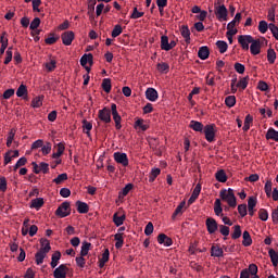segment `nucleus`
I'll return each mask as SVG.
<instances>
[{"mask_svg":"<svg viewBox=\"0 0 278 278\" xmlns=\"http://www.w3.org/2000/svg\"><path fill=\"white\" fill-rule=\"evenodd\" d=\"M219 197L222 201H226V203H228L229 207H236V205H238V202L236 200V193L231 188H229L228 190L222 189L219 192Z\"/></svg>","mask_w":278,"mask_h":278,"instance_id":"1","label":"nucleus"},{"mask_svg":"<svg viewBox=\"0 0 278 278\" xmlns=\"http://www.w3.org/2000/svg\"><path fill=\"white\" fill-rule=\"evenodd\" d=\"M204 136H205V140H207L208 142H214V140H216V125L215 124H208L206 126H204V130H202Z\"/></svg>","mask_w":278,"mask_h":278,"instance_id":"2","label":"nucleus"},{"mask_svg":"<svg viewBox=\"0 0 278 278\" xmlns=\"http://www.w3.org/2000/svg\"><path fill=\"white\" fill-rule=\"evenodd\" d=\"M55 215L59 218H66V216H71V203L63 202L55 211Z\"/></svg>","mask_w":278,"mask_h":278,"instance_id":"3","label":"nucleus"},{"mask_svg":"<svg viewBox=\"0 0 278 278\" xmlns=\"http://www.w3.org/2000/svg\"><path fill=\"white\" fill-rule=\"evenodd\" d=\"M228 14L229 12L227 11V7H225V4H215V15L218 21H227Z\"/></svg>","mask_w":278,"mask_h":278,"instance_id":"4","label":"nucleus"},{"mask_svg":"<svg viewBox=\"0 0 278 278\" xmlns=\"http://www.w3.org/2000/svg\"><path fill=\"white\" fill-rule=\"evenodd\" d=\"M238 42L241 45V49L243 51H249V45L253 42V36L251 35H240L238 37Z\"/></svg>","mask_w":278,"mask_h":278,"instance_id":"5","label":"nucleus"},{"mask_svg":"<svg viewBox=\"0 0 278 278\" xmlns=\"http://www.w3.org/2000/svg\"><path fill=\"white\" fill-rule=\"evenodd\" d=\"M98 118H100L102 123H112V111H110L108 106L103 108L102 110H99Z\"/></svg>","mask_w":278,"mask_h":278,"instance_id":"6","label":"nucleus"},{"mask_svg":"<svg viewBox=\"0 0 278 278\" xmlns=\"http://www.w3.org/2000/svg\"><path fill=\"white\" fill-rule=\"evenodd\" d=\"M61 39L65 47H71V45H73V40H75V33L73 30L64 31L61 35Z\"/></svg>","mask_w":278,"mask_h":278,"instance_id":"7","label":"nucleus"},{"mask_svg":"<svg viewBox=\"0 0 278 278\" xmlns=\"http://www.w3.org/2000/svg\"><path fill=\"white\" fill-rule=\"evenodd\" d=\"M68 274V265L61 264L59 267H56L53 271L54 278H66V275Z\"/></svg>","mask_w":278,"mask_h":278,"instance_id":"8","label":"nucleus"},{"mask_svg":"<svg viewBox=\"0 0 278 278\" xmlns=\"http://www.w3.org/2000/svg\"><path fill=\"white\" fill-rule=\"evenodd\" d=\"M113 157L117 164H122V166H129V159L126 153L115 152Z\"/></svg>","mask_w":278,"mask_h":278,"instance_id":"9","label":"nucleus"},{"mask_svg":"<svg viewBox=\"0 0 278 278\" xmlns=\"http://www.w3.org/2000/svg\"><path fill=\"white\" fill-rule=\"evenodd\" d=\"M205 225H206V229L208 231V233H216V231H218V223L216 222V219L212 218V217H208L206 218V222H205Z\"/></svg>","mask_w":278,"mask_h":278,"instance_id":"10","label":"nucleus"},{"mask_svg":"<svg viewBox=\"0 0 278 278\" xmlns=\"http://www.w3.org/2000/svg\"><path fill=\"white\" fill-rule=\"evenodd\" d=\"M47 253H49V248L43 249L42 251H38L35 254V262L37 266H40L45 263V257H47Z\"/></svg>","mask_w":278,"mask_h":278,"instance_id":"11","label":"nucleus"},{"mask_svg":"<svg viewBox=\"0 0 278 278\" xmlns=\"http://www.w3.org/2000/svg\"><path fill=\"white\" fill-rule=\"evenodd\" d=\"M262 50V43L260 42V39H252L251 46H250V52L252 55H260Z\"/></svg>","mask_w":278,"mask_h":278,"instance_id":"12","label":"nucleus"},{"mask_svg":"<svg viewBox=\"0 0 278 278\" xmlns=\"http://www.w3.org/2000/svg\"><path fill=\"white\" fill-rule=\"evenodd\" d=\"M159 244H164V247H173V239L165 233H160L157 237Z\"/></svg>","mask_w":278,"mask_h":278,"instance_id":"13","label":"nucleus"},{"mask_svg":"<svg viewBox=\"0 0 278 278\" xmlns=\"http://www.w3.org/2000/svg\"><path fill=\"white\" fill-rule=\"evenodd\" d=\"M76 207L78 214H88V212H90V206H88V203L86 202L77 201Z\"/></svg>","mask_w":278,"mask_h":278,"instance_id":"14","label":"nucleus"},{"mask_svg":"<svg viewBox=\"0 0 278 278\" xmlns=\"http://www.w3.org/2000/svg\"><path fill=\"white\" fill-rule=\"evenodd\" d=\"M60 260H62V253L60 251H55L51 257V268H56L58 264H60Z\"/></svg>","mask_w":278,"mask_h":278,"instance_id":"15","label":"nucleus"},{"mask_svg":"<svg viewBox=\"0 0 278 278\" xmlns=\"http://www.w3.org/2000/svg\"><path fill=\"white\" fill-rule=\"evenodd\" d=\"M265 138L266 140H274V142H278V131L270 127L268 128Z\"/></svg>","mask_w":278,"mask_h":278,"instance_id":"16","label":"nucleus"},{"mask_svg":"<svg viewBox=\"0 0 278 278\" xmlns=\"http://www.w3.org/2000/svg\"><path fill=\"white\" fill-rule=\"evenodd\" d=\"M157 90L153 89V88H148L146 90V98L148 99V101H157Z\"/></svg>","mask_w":278,"mask_h":278,"instance_id":"17","label":"nucleus"},{"mask_svg":"<svg viewBox=\"0 0 278 278\" xmlns=\"http://www.w3.org/2000/svg\"><path fill=\"white\" fill-rule=\"evenodd\" d=\"M190 129H193V131H199L202 134V131L205 129V126H203V123L198 121H191L189 124Z\"/></svg>","mask_w":278,"mask_h":278,"instance_id":"18","label":"nucleus"},{"mask_svg":"<svg viewBox=\"0 0 278 278\" xmlns=\"http://www.w3.org/2000/svg\"><path fill=\"white\" fill-rule=\"evenodd\" d=\"M42 205H45V199L42 198L33 199L30 202V208L37 210V212L42 207Z\"/></svg>","mask_w":278,"mask_h":278,"instance_id":"19","label":"nucleus"},{"mask_svg":"<svg viewBox=\"0 0 278 278\" xmlns=\"http://www.w3.org/2000/svg\"><path fill=\"white\" fill-rule=\"evenodd\" d=\"M198 56L200 60H207V58H210V48L202 46L198 51Z\"/></svg>","mask_w":278,"mask_h":278,"instance_id":"20","label":"nucleus"},{"mask_svg":"<svg viewBox=\"0 0 278 278\" xmlns=\"http://www.w3.org/2000/svg\"><path fill=\"white\" fill-rule=\"evenodd\" d=\"M180 34L182 38H185V42H187V45H190V28H188L187 25H182L180 28Z\"/></svg>","mask_w":278,"mask_h":278,"instance_id":"21","label":"nucleus"},{"mask_svg":"<svg viewBox=\"0 0 278 278\" xmlns=\"http://www.w3.org/2000/svg\"><path fill=\"white\" fill-rule=\"evenodd\" d=\"M215 179L219 181V184H226L227 182V173H225V169H219L215 173Z\"/></svg>","mask_w":278,"mask_h":278,"instance_id":"22","label":"nucleus"},{"mask_svg":"<svg viewBox=\"0 0 278 278\" xmlns=\"http://www.w3.org/2000/svg\"><path fill=\"white\" fill-rule=\"evenodd\" d=\"M106 262H110V250L109 249L104 250L102 257L99 261V268H103L105 266Z\"/></svg>","mask_w":278,"mask_h":278,"instance_id":"23","label":"nucleus"},{"mask_svg":"<svg viewBox=\"0 0 278 278\" xmlns=\"http://www.w3.org/2000/svg\"><path fill=\"white\" fill-rule=\"evenodd\" d=\"M240 21H242V13H237L235 15V18L230 23H228L227 29H233V27H236V25H238Z\"/></svg>","mask_w":278,"mask_h":278,"instance_id":"24","label":"nucleus"},{"mask_svg":"<svg viewBox=\"0 0 278 278\" xmlns=\"http://www.w3.org/2000/svg\"><path fill=\"white\" fill-rule=\"evenodd\" d=\"M211 255L212 257H223L224 255L223 248H218V245H213L211 248Z\"/></svg>","mask_w":278,"mask_h":278,"instance_id":"25","label":"nucleus"},{"mask_svg":"<svg viewBox=\"0 0 278 278\" xmlns=\"http://www.w3.org/2000/svg\"><path fill=\"white\" fill-rule=\"evenodd\" d=\"M243 247H251L253 244V239L251 238V233L249 231H243Z\"/></svg>","mask_w":278,"mask_h":278,"instance_id":"26","label":"nucleus"},{"mask_svg":"<svg viewBox=\"0 0 278 278\" xmlns=\"http://www.w3.org/2000/svg\"><path fill=\"white\" fill-rule=\"evenodd\" d=\"M233 231L231 233V238L232 240H238V238H241L242 236V228L240 227V225H235L232 227Z\"/></svg>","mask_w":278,"mask_h":278,"instance_id":"27","label":"nucleus"},{"mask_svg":"<svg viewBox=\"0 0 278 278\" xmlns=\"http://www.w3.org/2000/svg\"><path fill=\"white\" fill-rule=\"evenodd\" d=\"M125 215L118 216V213H114L113 215V223L116 225V227H121L125 223Z\"/></svg>","mask_w":278,"mask_h":278,"instance_id":"28","label":"nucleus"},{"mask_svg":"<svg viewBox=\"0 0 278 278\" xmlns=\"http://www.w3.org/2000/svg\"><path fill=\"white\" fill-rule=\"evenodd\" d=\"M102 88H103L104 92H106L108 94H109V92H112V79L104 78L102 80Z\"/></svg>","mask_w":278,"mask_h":278,"instance_id":"29","label":"nucleus"},{"mask_svg":"<svg viewBox=\"0 0 278 278\" xmlns=\"http://www.w3.org/2000/svg\"><path fill=\"white\" fill-rule=\"evenodd\" d=\"M277 60V52H275V49L270 48L267 50V61L269 64H275V61Z\"/></svg>","mask_w":278,"mask_h":278,"instance_id":"30","label":"nucleus"},{"mask_svg":"<svg viewBox=\"0 0 278 278\" xmlns=\"http://www.w3.org/2000/svg\"><path fill=\"white\" fill-rule=\"evenodd\" d=\"M27 93H28V91H27V86H25V85H20V87L17 88V90H16V97H24V99H27Z\"/></svg>","mask_w":278,"mask_h":278,"instance_id":"31","label":"nucleus"},{"mask_svg":"<svg viewBox=\"0 0 278 278\" xmlns=\"http://www.w3.org/2000/svg\"><path fill=\"white\" fill-rule=\"evenodd\" d=\"M268 255L271 260L273 266L277 267L278 266V253H277V251H275L274 249H270L268 251Z\"/></svg>","mask_w":278,"mask_h":278,"instance_id":"32","label":"nucleus"},{"mask_svg":"<svg viewBox=\"0 0 278 278\" xmlns=\"http://www.w3.org/2000/svg\"><path fill=\"white\" fill-rule=\"evenodd\" d=\"M68 179V174L63 173L60 174L56 178H54L52 181L53 184H56V186H60L61 184H64Z\"/></svg>","mask_w":278,"mask_h":278,"instance_id":"33","label":"nucleus"},{"mask_svg":"<svg viewBox=\"0 0 278 278\" xmlns=\"http://www.w3.org/2000/svg\"><path fill=\"white\" fill-rule=\"evenodd\" d=\"M141 128V131H147L149 129V124H144V119L139 118L135 122V129Z\"/></svg>","mask_w":278,"mask_h":278,"instance_id":"34","label":"nucleus"},{"mask_svg":"<svg viewBox=\"0 0 278 278\" xmlns=\"http://www.w3.org/2000/svg\"><path fill=\"white\" fill-rule=\"evenodd\" d=\"M160 173H162V169L160 168H152L150 175H149V181L150 184H153V181H155V179H157Z\"/></svg>","mask_w":278,"mask_h":278,"instance_id":"35","label":"nucleus"},{"mask_svg":"<svg viewBox=\"0 0 278 278\" xmlns=\"http://www.w3.org/2000/svg\"><path fill=\"white\" fill-rule=\"evenodd\" d=\"M64 149L65 148L63 143H58V151L52 154L53 160L62 157V155L64 154Z\"/></svg>","mask_w":278,"mask_h":278,"instance_id":"36","label":"nucleus"},{"mask_svg":"<svg viewBox=\"0 0 278 278\" xmlns=\"http://www.w3.org/2000/svg\"><path fill=\"white\" fill-rule=\"evenodd\" d=\"M214 212H215L216 216H222L223 217V206H222V203H220V199L215 200Z\"/></svg>","mask_w":278,"mask_h":278,"instance_id":"37","label":"nucleus"},{"mask_svg":"<svg viewBox=\"0 0 278 278\" xmlns=\"http://www.w3.org/2000/svg\"><path fill=\"white\" fill-rule=\"evenodd\" d=\"M112 116H113V121L115 123V128L117 130L122 129L123 128V125H121V121H123V118L121 117V115L117 113H112Z\"/></svg>","mask_w":278,"mask_h":278,"instance_id":"38","label":"nucleus"},{"mask_svg":"<svg viewBox=\"0 0 278 278\" xmlns=\"http://www.w3.org/2000/svg\"><path fill=\"white\" fill-rule=\"evenodd\" d=\"M90 247H92V243L90 242H84L80 250L81 257H86L88 255V252L90 251Z\"/></svg>","mask_w":278,"mask_h":278,"instance_id":"39","label":"nucleus"},{"mask_svg":"<svg viewBox=\"0 0 278 278\" xmlns=\"http://www.w3.org/2000/svg\"><path fill=\"white\" fill-rule=\"evenodd\" d=\"M216 47L219 50V53H227V49L229 48L226 41H223V40H218L216 42Z\"/></svg>","mask_w":278,"mask_h":278,"instance_id":"40","label":"nucleus"},{"mask_svg":"<svg viewBox=\"0 0 278 278\" xmlns=\"http://www.w3.org/2000/svg\"><path fill=\"white\" fill-rule=\"evenodd\" d=\"M186 206V202H181L175 210V212L172 215L173 220H175L177 218V216H179V214H182L184 212V207Z\"/></svg>","mask_w":278,"mask_h":278,"instance_id":"41","label":"nucleus"},{"mask_svg":"<svg viewBox=\"0 0 278 278\" xmlns=\"http://www.w3.org/2000/svg\"><path fill=\"white\" fill-rule=\"evenodd\" d=\"M251 123H253V116L251 114H248L244 119V125H243V131H249L251 129Z\"/></svg>","mask_w":278,"mask_h":278,"instance_id":"42","label":"nucleus"},{"mask_svg":"<svg viewBox=\"0 0 278 278\" xmlns=\"http://www.w3.org/2000/svg\"><path fill=\"white\" fill-rule=\"evenodd\" d=\"M168 45H169L168 36L163 35L161 37V49H162V51H168V49H169Z\"/></svg>","mask_w":278,"mask_h":278,"instance_id":"43","label":"nucleus"},{"mask_svg":"<svg viewBox=\"0 0 278 278\" xmlns=\"http://www.w3.org/2000/svg\"><path fill=\"white\" fill-rule=\"evenodd\" d=\"M121 34H123V26H121L119 24L115 25L111 36L112 38H118V36H121Z\"/></svg>","mask_w":278,"mask_h":278,"instance_id":"44","label":"nucleus"},{"mask_svg":"<svg viewBox=\"0 0 278 278\" xmlns=\"http://www.w3.org/2000/svg\"><path fill=\"white\" fill-rule=\"evenodd\" d=\"M247 86H249V76L241 78L237 84V88H241V90H247Z\"/></svg>","mask_w":278,"mask_h":278,"instance_id":"45","label":"nucleus"},{"mask_svg":"<svg viewBox=\"0 0 278 278\" xmlns=\"http://www.w3.org/2000/svg\"><path fill=\"white\" fill-rule=\"evenodd\" d=\"M83 128L87 136H90V131L92 130V123L84 119L83 121Z\"/></svg>","mask_w":278,"mask_h":278,"instance_id":"46","label":"nucleus"},{"mask_svg":"<svg viewBox=\"0 0 278 278\" xmlns=\"http://www.w3.org/2000/svg\"><path fill=\"white\" fill-rule=\"evenodd\" d=\"M91 60H93L92 53L84 54L80 58V65L86 66V64H88V62H90Z\"/></svg>","mask_w":278,"mask_h":278,"instance_id":"47","label":"nucleus"},{"mask_svg":"<svg viewBox=\"0 0 278 278\" xmlns=\"http://www.w3.org/2000/svg\"><path fill=\"white\" fill-rule=\"evenodd\" d=\"M268 23L266 21H261L258 23V31L261 34H266L268 31Z\"/></svg>","mask_w":278,"mask_h":278,"instance_id":"48","label":"nucleus"},{"mask_svg":"<svg viewBox=\"0 0 278 278\" xmlns=\"http://www.w3.org/2000/svg\"><path fill=\"white\" fill-rule=\"evenodd\" d=\"M40 27V17H35L29 26V29H31V31H36V29H38Z\"/></svg>","mask_w":278,"mask_h":278,"instance_id":"49","label":"nucleus"},{"mask_svg":"<svg viewBox=\"0 0 278 278\" xmlns=\"http://www.w3.org/2000/svg\"><path fill=\"white\" fill-rule=\"evenodd\" d=\"M40 245H41V248L39 251H45V249H47V248H48V253H49V251H51V243L49 242L48 239H40Z\"/></svg>","mask_w":278,"mask_h":278,"instance_id":"50","label":"nucleus"},{"mask_svg":"<svg viewBox=\"0 0 278 278\" xmlns=\"http://www.w3.org/2000/svg\"><path fill=\"white\" fill-rule=\"evenodd\" d=\"M225 103H226L227 108H233V105H236V96L226 97Z\"/></svg>","mask_w":278,"mask_h":278,"instance_id":"51","label":"nucleus"},{"mask_svg":"<svg viewBox=\"0 0 278 278\" xmlns=\"http://www.w3.org/2000/svg\"><path fill=\"white\" fill-rule=\"evenodd\" d=\"M256 205H257V198L250 197L248 200V210H255Z\"/></svg>","mask_w":278,"mask_h":278,"instance_id":"52","label":"nucleus"},{"mask_svg":"<svg viewBox=\"0 0 278 278\" xmlns=\"http://www.w3.org/2000/svg\"><path fill=\"white\" fill-rule=\"evenodd\" d=\"M157 71H160V73H168L170 66L168 65V63H159L156 65Z\"/></svg>","mask_w":278,"mask_h":278,"instance_id":"53","label":"nucleus"},{"mask_svg":"<svg viewBox=\"0 0 278 278\" xmlns=\"http://www.w3.org/2000/svg\"><path fill=\"white\" fill-rule=\"evenodd\" d=\"M142 16H144V12H139L138 11V7H135L134 10H132V13L130 15V18H142Z\"/></svg>","mask_w":278,"mask_h":278,"instance_id":"54","label":"nucleus"},{"mask_svg":"<svg viewBox=\"0 0 278 278\" xmlns=\"http://www.w3.org/2000/svg\"><path fill=\"white\" fill-rule=\"evenodd\" d=\"M14 136H16V132L14 131V129H11L7 138V147H12V142H14Z\"/></svg>","mask_w":278,"mask_h":278,"instance_id":"55","label":"nucleus"},{"mask_svg":"<svg viewBox=\"0 0 278 278\" xmlns=\"http://www.w3.org/2000/svg\"><path fill=\"white\" fill-rule=\"evenodd\" d=\"M258 218L263 222L268 220V211H266L265 208H261L258 211Z\"/></svg>","mask_w":278,"mask_h":278,"instance_id":"56","label":"nucleus"},{"mask_svg":"<svg viewBox=\"0 0 278 278\" xmlns=\"http://www.w3.org/2000/svg\"><path fill=\"white\" fill-rule=\"evenodd\" d=\"M235 71L239 73V75H244V71H247V67H244L241 63H235Z\"/></svg>","mask_w":278,"mask_h":278,"instance_id":"57","label":"nucleus"},{"mask_svg":"<svg viewBox=\"0 0 278 278\" xmlns=\"http://www.w3.org/2000/svg\"><path fill=\"white\" fill-rule=\"evenodd\" d=\"M42 155H49L51 153V142H47L41 147Z\"/></svg>","mask_w":278,"mask_h":278,"instance_id":"58","label":"nucleus"},{"mask_svg":"<svg viewBox=\"0 0 278 278\" xmlns=\"http://www.w3.org/2000/svg\"><path fill=\"white\" fill-rule=\"evenodd\" d=\"M218 228H219V232L222 233V236H225V238H227V236H229L230 229L228 226L219 225Z\"/></svg>","mask_w":278,"mask_h":278,"instance_id":"59","label":"nucleus"},{"mask_svg":"<svg viewBox=\"0 0 278 278\" xmlns=\"http://www.w3.org/2000/svg\"><path fill=\"white\" fill-rule=\"evenodd\" d=\"M5 60H4V64H10L12 62V47L8 48L7 52H5Z\"/></svg>","mask_w":278,"mask_h":278,"instance_id":"60","label":"nucleus"},{"mask_svg":"<svg viewBox=\"0 0 278 278\" xmlns=\"http://www.w3.org/2000/svg\"><path fill=\"white\" fill-rule=\"evenodd\" d=\"M238 212H239L241 218H244V216H247V204H240L238 206Z\"/></svg>","mask_w":278,"mask_h":278,"instance_id":"61","label":"nucleus"},{"mask_svg":"<svg viewBox=\"0 0 278 278\" xmlns=\"http://www.w3.org/2000/svg\"><path fill=\"white\" fill-rule=\"evenodd\" d=\"M269 29H270L274 38H276V40H278V27L275 24L270 23Z\"/></svg>","mask_w":278,"mask_h":278,"instance_id":"62","label":"nucleus"},{"mask_svg":"<svg viewBox=\"0 0 278 278\" xmlns=\"http://www.w3.org/2000/svg\"><path fill=\"white\" fill-rule=\"evenodd\" d=\"M146 236H151L153 233V223L149 222L144 228Z\"/></svg>","mask_w":278,"mask_h":278,"instance_id":"63","label":"nucleus"},{"mask_svg":"<svg viewBox=\"0 0 278 278\" xmlns=\"http://www.w3.org/2000/svg\"><path fill=\"white\" fill-rule=\"evenodd\" d=\"M31 105L33 108H40L42 105V99L40 97L34 98Z\"/></svg>","mask_w":278,"mask_h":278,"instance_id":"64","label":"nucleus"}]
</instances>
